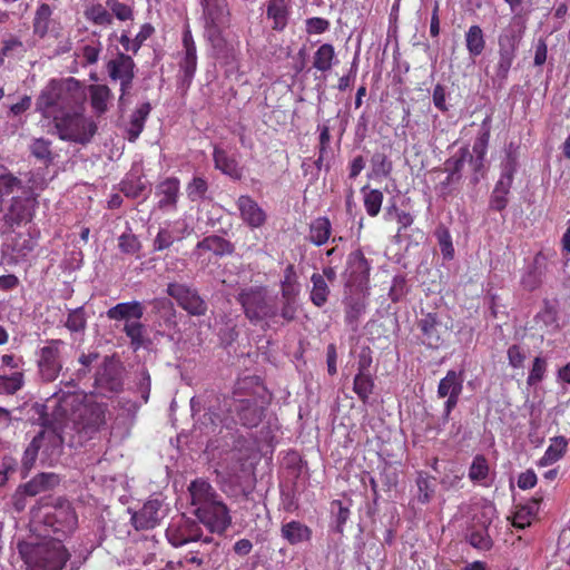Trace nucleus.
<instances>
[{"mask_svg":"<svg viewBox=\"0 0 570 570\" xmlns=\"http://www.w3.org/2000/svg\"><path fill=\"white\" fill-rule=\"evenodd\" d=\"M188 492L198 521L212 533H224L232 524V517L212 484L205 479H196L188 485Z\"/></svg>","mask_w":570,"mask_h":570,"instance_id":"f257e3e1","label":"nucleus"},{"mask_svg":"<svg viewBox=\"0 0 570 570\" xmlns=\"http://www.w3.org/2000/svg\"><path fill=\"white\" fill-rule=\"evenodd\" d=\"M83 100L78 82L69 78L63 81L51 80L37 99V109L46 118L76 110Z\"/></svg>","mask_w":570,"mask_h":570,"instance_id":"f03ea898","label":"nucleus"},{"mask_svg":"<svg viewBox=\"0 0 570 570\" xmlns=\"http://www.w3.org/2000/svg\"><path fill=\"white\" fill-rule=\"evenodd\" d=\"M18 552L28 570H62L70 553L57 541H22L18 543Z\"/></svg>","mask_w":570,"mask_h":570,"instance_id":"7ed1b4c3","label":"nucleus"},{"mask_svg":"<svg viewBox=\"0 0 570 570\" xmlns=\"http://www.w3.org/2000/svg\"><path fill=\"white\" fill-rule=\"evenodd\" d=\"M233 403L234 411L242 425L246 428L257 426L267 404L265 389L258 383L257 377H245L238 382Z\"/></svg>","mask_w":570,"mask_h":570,"instance_id":"20e7f679","label":"nucleus"},{"mask_svg":"<svg viewBox=\"0 0 570 570\" xmlns=\"http://www.w3.org/2000/svg\"><path fill=\"white\" fill-rule=\"evenodd\" d=\"M33 527L45 539L62 543L76 531L78 517L68 501H59L39 521H35Z\"/></svg>","mask_w":570,"mask_h":570,"instance_id":"39448f33","label":"nucleus"},{"mask_svg":"<svg viewBox=\"0 0 570 570\" xmlns=\"http://www.w3.org/2000/svg\"><path fill=\"white\" fill-rule=\"evenodd\" d=\"M236 301L242 305L246 318L258 325L265 322L277 323L279 308L276 297L271 296L264 286H250L239 291Z\"/></svg>","mask_w":570,"mask_h":570,"instance_id":"423d86ee","label":"nucleus"},{"mask_svg":"<svg viewBox=\"0 0 570 570\" xmlns=\"http://www.w3.org/2000/svg\"><path fill=\"white\" fill-rule=\"evenodd\" d=\"M52 119L61 140L87 145L97 132V124L77 110L55 115Z\"/></svg>","mask_w":570,"mask_h":570,"instance_id":"0eeeda50","label":"nucleus"},{"mask_svg":"<svg viewBox=\"0 0 570 570\" xmlns=\"http://www.w3.org/2000/svg\"><path fill=\"white\" fill-rule=\"evenodd\" d=\"M69 344L62 340H48L40 348L38 368L42 381L53 382L62 370L63 356Z\"/></svg>","mask_w":570,"mask_h":570,"instance_id":"6e6552de","label":"nucleus"},{"mask_svg":"<svg viewBox=\"0 0 570 570\" xmlns=\"http://www.w3.org/2000/svg\"><path fill=\"white\" fill-rule=\"evenodd\" d=\"M202 7V19L208 40L216 45L220 40V29L228 22L229 8L227 0H198Z\"/></svg>","mask_w":570,"mask_h":570,"instance_id":"1a4fd4ad","label":"nucleus"},{"mask_svg":"<svg viewBox=\"0 0 570 570\" xmlns=\"http://www.w3.org/2000/svg\"><path fill=\"white\" fill-rule=\"evenodd\" d=\"M166 538L175 548L200 540L205 543L212 542L210 537H203V530L199 523L185 515H180L178 519H174L169 523L166 529Z\"/></svg>","mask_w":570,"mask_h":570,"instance_id":"9d476101","label":"nucleus"},{"mask_svg":"<svg viewBox=\"0 0 570 570\" xmlns=\"http://www.w3.org/2000/svg\"><path fill=\"white\" fill-rule=\"evenodd\" d=\"M106 405L100 403H89L81 407L78 417L73 422V428L80 440L92 439L106 425Z\"/></svg>","mask_w":570,"mask_h":570,"instance_id":"9b49d317","label":"nucleus"},{"mask_svg":"<svg viewBox=\"0 0 570 570\" xmlns=\"http://www.w3.org/2000/svg\"><path fill=\"white\" fill-rule=\"evenodd\" d=\"M166 293L189 315L204 316L207 313V303L193 286L171 282L167 285Z\"/></svg>","mask_w":570,"mask_h":570,"instance_id":"f8f14e48","label":"nucleus"},{"mask_svg":"<svg viewBox=\"0 0 570 570\" xmlns=\"http://www.w3.org/2000/svg\"><path fill=\"white\" fill-rule=\"evenodd\" d=\"M14 193H19L14 195L8 207V210L2 217L3 223L13 227L16 225H20L22 222H27L31 218V210L33 208V191L31 187L23 186L21 183V187L17 188Z\"/></svg>","mask_w":570,"mask_h":570,"instance_id":"ddd939ff","label":"nucleus"},{"mask_svg":"<svg viewBox=\"0 0 570 570\" xmlns=\"http://www.w3.org/2000/svg\"><path fill=\"white\" fill-rule=\"evenodd\" d=\"M499 51L498 61L494 65L493 78L503 82L508 78L509 70L515 58V51L519 45V37L514 30H505L498 39Z\"/></svg>","mask_w":570,"mask_h":570,"instance_id":"4468645a","label":"nucleus"},{"mask_svg":"<svg viewBox=\"0 0 570 570\" xmlns=\"http://www.w3.org/2000/svg\"><path fill=\"white\" fill-rule=\"evenodd\" d=\"M491 132V120L487 117L481 126L479 134L474 140L472 153L470 151L469 165L473 170V175L471 176V183L476 185L480 181V178L483 176L484 170V157L489 146Z\"/></svg>","mask_w":570,"mask_h":570,"instance_id":"2eb2a0df","label":"nucleus"},{"mask_svg":"<svg viewBox=\"0 0 570 570\" xmlns=\"http://www.w3.org/2000/svg\"><path fill=\"white\" fill-rule=\"evenodd\" d=\"M122 375L124 367L121 363L114 357L106 356L96 372L95 384L102 391L118 393L122 390Z\"/></svg>","mask_w":570,"mask_h":570,"instance_id":"dca6fc26","label":"nucleus"},{"mask_svg":"<svg viewBox=\"0 0 570 570\" xmlns=\"http://www.w3.org/2000/svg\"><path fill=\"white\" fill-rule=\"evenodd\" d=\"M135 67L136 65L132 58L122 52H119L116 58L107 62L106 68L110 79L114 81H120V102L131 88L132 80L135 78Z\"/></svg>","mask_w":570,"mask_h":570,"instance_id":"f3484780","label":"nucleus"},{"mask_svg":"<svg viewBox=\"0 0 570 570\" xmlns=\"http://www.w3.org/2000/svg\"><path fill=\"white\" fill-rule=\"evenodd\" d=\"M517 170V161L512 156H508L507 161L503 164L500 179L497 181L495 187L490 198V208L501 212L508 205V194L510 191L513 175Z\"/></svg>","mask_w":570,"mask_h":570,"instance_id":"a211bd4d","label":"nucleus"},{"mask_svg":"<svg viewBox=\"0 0 570 570\" xmlns=\"http://www.w3.org/2000/svg\"><path fill=\"white\" fill-rule=\"evenodd\" d=\"M166 515L163 501L149 499L139 511L131 514V523L136 530H150L157 527Z\"/></svg>","mask_w":570,"mask_h":570,"instance_id":"6ab92c4d","label":"nucleus"},{"mask_svg":"<svg viewBox=\"0 0 570 570\" xmlns=\"http://www.w3.org/2000/svg\"><path fill=\"white\" fill-rule=\"evenodd\" d=\"M240 218L250 228H259L266 222L264 209L248 195H242L236 202Z\"/></svg>","mask_w":570,"mask_h":570,"instance_id":"aec40b11","label":"nucleus"},{"mask_svg":"<svg viewBox=\"0 0 570 570\" xmlns=\"http://www.w3.org/2000/svg\"><path fill=\"white\" fill-rule=\"evenodd\" d=\"M180 183L176 177H168L156 186L157 207L160 210H176Z\"/></svg>","mask_w":570,"mask_h":570,"instance_id":"412c9836","label":"nucleus"},{"mask_svg":"<svg viewBox=\"0 0 570 570\" xmlns=\"http://www.w3.org/2000/svg\"><path fill=\"white\" fill-rule=\"evenodd\" d=\"M346 274L350 284L363 285L370 275V265L363 253L357 249L352 252L347 258Z\"/></svg>","mask_w":570,"mask_h":570,"instance_id":"4be33fe9","label":"nucleus"},{"mask_svg":"<svg viewBox=\"0 0 570 570\" xmlns=\"http://www.w3.org/2000/svg\"><path fill=\"white\" fill-rule=\"evenodd\" d=\"M145 313L144 305L138 301L118 303L106 312V316L112 321L134 322L141 320Z\"/></svg>","mask_w":570,"mask_h":570,"instance_id":"5701e85b","label":"nucleus"},{"mask_svg":"<svg viewBox=\"0 0 570 570\" xmlns=\"http://www.w3.org/2000/svg\"><path fill=\"white\" fill-rule=\"evenodd\" d=\"M186 232L187 225L179 222L160 228L154 239V250L160 252L169 248L174 242L183 239Z\"/></svg>","mask_w":570,"mask_h":570,"instance_id":"b1692460","label":"nucleus"},{"mask_svg":"<svg viewBox=\"0 0 570 570\" xmlns=\"http://www.w3.org/2000/svg\"><path fill=\"white\" fill-rule=\"evenodd\" d=\"M282 302L279 308V317L284 322L289 323L296 318L297 314V296L299 293L298 285H281Z\"/></svg>","mask_w":570,"mask_h":570,"instance_id":"393cba45","label":"nucleus"},{"mask_svg":"<svg viewBox=\"0 0 570 570\" xmlns=\"http://www.w3.org/2000/svg\"><path fill=\"white\" fill-rule=\"evenodd\" d=\"M215 168L235 180L243 177V169L239 167L237 159L228 155L226 150L219 147L214 148L213 153Z\"/></svg>","mask_w":570,"mask_h":570,"instance_id":"a878e982","label":"nucleus"},{"mask_svg":"<svg viewBox=\"0 0 570 570\" xmlns=\"http://www.w3.org/2000/svg\"><path fill=\"white\" fill-rule=\"evenodd\" d=\"M281 537L289 544L296 546L311 541L312 530L299 521H289L281 527Z\"/></svg>","mask_w":570,"mask_h":570,"instance_id":"bb28decb","label":"nucleus"},{"mask_svg":"<svg viewBox=\"0 0 570 570\" xmlns=\"http://www.w3.org/2000/svg\"><path fill=\"white\" fill-rule=\"evenodd\" d=\"M546 261L547 258L541 252L534 256L532 264L521 278V283L525 289L534 291L541 285L547 267Z\"/></svg>","mask_w":570,"mask_h":570,"instance_id":"cd10ccee","label":"nucleus"},{"mask_svg":"<svg viewBox=\"0 0 570 570\" xmlns=\"http://www.w3.org/2000/svg\"><path fill=\"white\" fill-rule=\"evenodd\" d=\"M60 482V479L55 473H39L33 476L29 482L22 484V489L29 497L53 490Z\"/></svg>","mask_w":570,"mask_h":570,"instance_id":"c85d7f7f","label":"nucleus"},{"mask_svg":"<svg viewBox=\"0 0 570 570\" xmlns=\"http://www.w3.org/2000/svg\"><path fill=\"white\" fill-rule=\"evenodd\" d=\"M463 391V374L450 370L446 375L440 381L438 386V396L444 399L449 395H461Z\"/></svg>","mask_w":570,"mask_h":570,"instance_id":"c756f323","label":"nucleus"},{"mask_svg":"<svg viewBox=\"0 0 570 570\" xmlns=\"http://www.w3.org/2000/svg\"><path fill=\"white\" fill-rule=\"evenodd\" d=\"M36 439L41 448L46 445L51 450V452H53L63 445L65 430L61 425L46 426L36 435Z\"/></svg>","mask_w":570,"mask_h":570,"instance_id":"7c9ffc66","label":"nucleus"},{"mask_svg":"<svg viewBox=\"0 0 570 570\" xmlns=\"http://www.w3.org/2000/svg\"><path fill=\"white\" fill-rule=\"evenodd\" d=\"M438 317L435 314H426L419 321V328L423 335V343L430 347H436L440 344V335L438 332Z\"/></svg>","mask_w":570,"mask_h":570,"instance_id":"2f4dec72","label":"nucleus"},{"mask_svg":"<svg viewBox=\"0 0 570 570\" xmlns=\"http://www.w3.org/2000/svg\"><path fill=\"white\" fill-rule=\"evenodd\" d=\"M469 147H462L451 158L445 160L444 171L450 175V180H461L462 169L465 163L469 161Z\"/></svg>","mask_w":570,"mask_h":570,"instance_id":"473e14b6","label":"nucleus"},{"mask_svg":"<svg viewBox=\"0 0 570 570\" xmlns=\"http://www.w3.org/2000/svg\"><path fill=\"white\" fill-rule=\"evenodd\" d=\"M332 233V225L327 217H318L309 225L308 240L316 246L327 243Z\"/></svg>","mask_w":570,"mask_h":570,"instance_id":"72a5a7b5","label":"nucleus"},{"mask_svg":"<svg viewBox=\"0 0 570 570\" xmlns=\"http://www.w3.org/2000/svg\"><path fill=\"white\" fill-rule=\"evenodd\" d=\"M151 106L149 102L141 104L131 115L130 125L127 130L128 140L135 141L144 130L145 121L150 114Z\"/></svg>","mask_w":570,"mask_h":570,"instance_id":"f704fd0d","label":"nucleus"},{"mask_svg":"<svg viewBox=\"0 0 570 570\" xmlns=\"http://www.w3.org/2000/svg\"><path fill=\"white\" fill-rule=\"evenodd\" d=\"M99 358L98 352L81 353L78 362L80 367L70 376L66 382H62L66 386L76 387L77 382L85 379L90 370L91 365Z\"/></svg>","mask_w":570,"mask_h":570,"instance_id":"c9c22d12","label":"nucleus"},{"mask_svg":"<svg viewBox=\"0 0 570 570\" xmlns=\"http://www.w3.org/2000/svg\"><path fill=\"white\" fill-rule=\"evenodd\" d=\"M89 91L94 110L99 115L106 112L112 97L110 89L106 85H92Z\"/></svg>","mask_w":570,"mask_h":570,"instance_id":"e433bc0d","label":"nucleus"},{"mask_svg":"<svg viewBox=\"0 0 570 570\" xmlns=\"http://www.w3.org/2000/svg\"><path fill=\"white\" fill-rule=\"evenodd\" d=\"M311 282L313 284V287L311 291L309 298L315 306L322 307L327 302V297L330 295V287L326 281L324 279V276L318 273H314L312 275Z\"/></svg>","mask_w":570,"mask_h":570,"instance_id":"4c0bfd02","label":"nucleus"},{"mask_svg":"<svg viewBox=\"0 0 570 570\" xmlns=\"http://www.w3.org/2000/svg\"><path fill=\"white\" fill-rule=\"evenodd\" d=\"M465 45L471 57L480 56L485 48V40L482 29L474 24L465 33Z\"/></svg>","mask_w":570,"mask_h":570,"instance_id":"58836bf2","label":"nucleus"},{"mask_svg":"<svg viewBox=\"0 0 570 570\" xmlns=\"http://www.w3.org/2000/svg\"><path fill=\"white\" fill-rule=\"evenodd\" d=\"M197 247L204 250L213 252L216 255L230 254L234 250V246L227 239L220 236H208L197 244Z\"/></svg>","mask_w":570,"mask_h":570,"instance_id":"ea45409f","label":"nucleus"},{"mask_svg":"<svg viewBox=\"0 0 570 570\" xmlns=\"http://www.w3.org/2000/svg\"><path fill=\"white\" fill-rule=\"evenodd\" d=\"M21 187V180L11 174L6 167H0V213L3 209L4 197L13 194Z\"/></svg>","mask_w":570,"mask_h":570,"instance_id":"a19ab883","label":"nucleus"},{"mask_svg":"<svg viewBox=\"0 0 570 570\" xmlns=\"http://www.w3.org/2000/svg\"><path fill=\"white\" fill-rule=\"evenodd\" d=\"M52 14V9L48 3H41L33 17V33L39 37H45L49 29V22Z\"/></svg>","mask_w":570,"mask_h":570,"instance_id":"79ce46f5","label":"nucleus"},{"mask_svg":"<svg viewBox=\"0 0 570 570\" xmlns=\"http://www.w3.org/2000/svg\"><path fill=\"white\" fill-rule=\"evenodd\" d=\"M466 539L473 548L479 550L487 551L490 550L493 546V541L485 524L480 528L473 527L466 535Z\"/></svg>","mask_w":570,"mask_h":570,"instance_id":"37998d69","label":"nucleus"},{"mask_svg":"<svg viewBox=\"0 0 570 570\" xmlns=\"http://www.w3.org/2000/svg\"><path fill=\"white\" fill-rule=\"evenodd\" d=\"M334 58V47L331 43H324L316 50L313 66L320 71H328L332 69Z\"/></svg>","mask_w":570,"mask_h":570,"instance_id":"c03bdc74","label":"nucleus"},{"mask_svg":"<svg viewBox=\"0 0 570 570\" xmlns=\"http://www.w3.org/2000/svg\"><path fill=\"white\" fill-rule=\"evenodd\" d=\"M267 17L274 20L273 29L283 30L287 23V9L283 0H271Z\"/></svg>","mask_w":570,"mask_h":570,"instance_id":"a18cd8bd","label":"nucleus"},{"mask_svg":"<svg viewBox=\"0 0 570 570\" xmlns=\"http://www.w3.org/2000/svg\"><path fill=\"white\" fill-rule=\"evenodd\" d=\"M567 440L563 436H556L552 439V443L550 446L546 450L543 456L540 460V464L543 466L550 465L554 462H557L559 459L562 458L566 448H567Z\"/></svg>","mask_w":570,"mask_h":570,"instance_id":"49530a36","label":"nucleus"},{"mask_svg":"<svg viewBox=\"0 0 570 570\" xmlns=\"http://www.w3.org/2000/svg\"><path fill=\"white\" fill-rule=\"evenodd\" d=\"M197 67V56L196 52H185L184 58L179 62V68L181 72L180 77V86L183 88H188L194 78L195 71Z\"/></svg>","mask_w":570,"mask_h":570,"instance_id":"de8ad7c7","label":"nucleus"},{"mask_svg":"<svg viewBox=\"0 0 570 570\" xmlns=\"http://www.w3.org/2000/svg\"><path fill=\"white\" fill-rule=\"evenodd\" d=\"M122 331L130 340V345L134 348V351H137L141 346H144L145 325L140 322V320H135L134 322H126Z\"/></svg>","mask_w":570,"mask_h":570,"instance_id":"09e8293b","label":"nucleus"},{"mask_svg":"<svg viewBox=\"0 0 570 570\" xmlns=\"http://www.w3.org/2000/svg\"><path fill=\"white\" fill-rule=\"evenodd\" d=\"M489 472L490 468L485 456L481 454L475 455L469 469L470 480L488 485L484 481L488 479Z\"/></svg>","mask_w":570,"mask_h":570,"instance_id":"8fccbe9b","label":"nucleus"},{"mask_svg":"<svg viewBox=\"0 0 570 570\" xmlns=\"http://www.w3.org/2000/svg\"><path fill=\"white\" fill-rule=\"evenodd\" d=\"M417 501L422 504L429 503L435 492V480L424 473H419L416 478Z\"/></svg>","mask_w":570,"mask_h":570,"instance_id":"3c124183","label":"nucleus"},{"mask_svg":"<svg viewBox=\"0 0 570 570\" xmlns=\"http://www.w3.org/2000/svg\"><path fill=\"white\" fill-rule=\"evenodd\" d=\"M374 380L371 373H357L354 377L353 390L365 403L373 393Z\"/></svg>","mask_w":570,"mask_h":570,"instance_id":"603ef678","label":"nucleus"},{"mask_svg":"<svg viewBox=\"0 0 570 570\" xmlns=\"http://www.w3.org/2000/svg\"><path fill=\"white\" fill-rule=\"evenodd\" d=\"M538 511V502L533 501L527 505L520 507L512 520V524L515 528L524 529L531 524L532 518L537 514Z\"/></svg>","mask_w":570,"mask_h":570,"instance_id":"864d4df0","label":"nucleus"},{"mask_svg":"<svg viewBox=\"0 0 570 570\" xmlns=\"http://www.w3.org/2000/svg\"><path fill=\"white\" fill-rule=\"evenodd\" d=\"M65 326L71 333H83L87 327V316L83 307L70 309L65 322Z\"/></svg>","mask_w":570,"mask_h":570,"instance_id":"5fc2aeb1","label":"nucleus"},{"mask_svg":"<svg viewBox=\"0 0 570 570\" xmlns=\"http://www.w3.org/2000/svg\"><path fill=\"white\" fill-rule=\"evenodd\" d=\"M23 385V374L20 371H16L10 375H0V394H14Z\"/></svg>","mask_w":570,"mask_h":570,"instance_id":"6e6d98bb","label":"nucleus"},{"mask_svg":"<svg viewBox=\"0 0 570 570\" xmlns=\"http://www.w3.org/2000/svg\"><path fill=\"white\" fill-rule=\"evenodd\" d=\"M147 189V181L141 177H128L120 183V190L130 198L139 197Z\"/></svg>","mask_w":570,"mask_h":570,"instance_id":"4d7b16f0","label":"nucleus"},{"mask_svg":"<svg viewBox=\"0 0 570 570\" xmlns=\"http://www.w3.org/2000/svg\"><path fill=\"white\" fill-rule=\"evenodd\" d=\"M365 312V303L360 298H350L346 302L345 321L354 330L357 327L360 316Z\"/></svg>","mask_w":570,"mask_h":570,"instance_id":"13d9d810","label":"nucleus"},{"mask_svg":"<svg viewBox=\"0 0 570 570\" xmlns=\"http://www.w3.org/2000/svg\"><path fill=\"white\" fill-rule=\"evenodd\" d=\"M208 183L203 177H194L186 187L187 197L190 202H200L206 198Z\"/></svg>","mask_w":570,"mask_h":570,"instance_id":"bf43d9fd","label":"nucleus"},{"mask_svg":"<svg viewBox=\"0 0 570 570\" xmlns=\"http://www.w3.org/2000/svg\"><path fill=\"white\" fill-rule=\"evenodd\" d=\"M50 147L51 142L49 140L45 138H37L30 145V151L37 159L45 164H49L53 159V154Z\"/></svg>","mask_w":570,"mask_h":570,"instance_id":"052dcab7","label":"nucleus"},{"mask_svg":"<svg viewBox=\"0 0 570 570\" xmlns=\"http://www.w3.org/2000/svg\"><path fill=\"white\" fill-rule=\"evenodd\" d=\"M363 191L365 210L370 216L375 217L381 210L383 194L379 189H371L366 191V188H363Z\"/></svg>","mask_w":570,"mask_h":570,"instance_id":"680f3d73","label":"nucleus"},{"mask_svg":"<svg viewBox=\"0 0 570 570\" xmlns=\"http://www.w3.org/2000/svg\"><path fill=\"white\" fill-rule=\"evenodd\" d=\"M435 237L438 239L443 257L446 259H452L454 256V247L449 229L445 226H439L435 229Z\"/></svg>","mask_w":570,"mask_h":570,"instance_id":"e2e57ef3","label":"nucleus"},{"mask_svg":"<svg viewBox=\"0 0 570 570\" xmlns=\"http://www.w3.org/2000/svg\"><path fill=\"white\" fill-rule=\"evenodd\" d=\"M118 246L120 250L127 255H138L141 249L138 237L130 232L119 236Z\"/></svg>","mask_w":570,"mask_h":570,"instance_id":"0e129e2a","label":"nucleus"},{"mask_svg":"<svg viewBox=\"0 0 570 570\" xmlns=\"http://www.w3.org/2000/svg\"><path fill=\"white\" fill-rule=\"evenodd\" d=\"M374 175L387 177L392 171V161L383 153H375L371 159Z\"/></svg>","mask_w":570,"mask_h":570,"instance_id":"69168bd1","label":"nucleus"},{"mask_svg":"<svg viewBox=\"0 0 570 570\" xmlns=\"http://www.w3.org/2000/svg\"><path fill=\"white\" fill-rule=\"evenodd\" d=\"M86 16L96 24H111L112 16L101 6L96 4L86 11Z\"/></svg>","mask_w":570,"mask_h":570,"instance_id":"338daca9","label":"nucleus"},{"mask_svg":"<svg viewBox=\"0 0 570 570\" xmlns=\"http://www.w3.org/2000/svg\"><path fill=\"white\" fill-rule=\"evenodd\" d=\"M40 449L41 445L39 444L38 440L35 436L30 444L24 450L22 456V468L24 469L26 472H29L33 468Z\"/></svg>","mask_w":570,"mask_h":570,"instance_id":"774afa93","label":"nucleus"}]
</instances>
